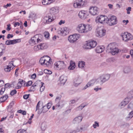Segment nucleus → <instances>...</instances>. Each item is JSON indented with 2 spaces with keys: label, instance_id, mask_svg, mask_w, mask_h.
Returning a JSON list of instances; mask_svg holds the SVG:
<instances>
[{
  "label": "nucleus",
  "instance_id": "nucleus-1",
  "mask_svg": "<svg viewBox=\"0 0 133 133\" xmlns=\"http://www.w3.org/2000/svg\"><path fill=\"white\" fill-rule=\"evenodd\" d=\"M92 29V26L90 25L82 23L78 25L76 28L77 31L81 34L86 33L91 31Z\"/></svg>",
  "mask_w": 133,
  "mask_h": 133
},
{
  "label": "nucleus",
  "instance_id": "nucleus-2",
  "mask_svg": "<svg viewBox=\"0 0 133 133\" xmlns=\"http://www.w3.org/2000/svg\"><path fill=\"white\" fill-rule=\"evenodd\" d=\"M107 51L110 53L112 55H115L119 52V50L116 48L114 43H110L108 45L107 48Z\"/></svg>",
  "mask_w": 133,
  "mask_h": 133
},
{
  "label": "nucleus",
  "instance_id": "nucleus-3",
  "mask_svg": "<svg viewBox=\"0 0 133 133\" xmlns=\"http://www.w3.org/2000/svg\"><path fill=\"white\" fill-rule=\"evenodd\" d=\"M110 76V74L102 75L96 79V83L102 85L103 83L108 81Z\"/></svg>",
  "mask_w": 133,
  "mask_h": 133
},
{
  "label": "nucleus",
  "instance_id": "nucleus-4",
  "mask_svg": "<svg viewBox=\"0 0 133 133\" xmlns=\"http://www.w3.org/2000/svg\"><path fill=\"white\" fill-rule=\"evenodd\" d=\"M54 68L58 70H62L66 67V65L63 61H59L56 62L54 64Z\"/></svg>",
  "mask_w": 133,
  "mask_h": 133
},
{
  "label": "nucleus",
  "instance_id": "nucleus-5",
  "mask_svg": "<svg viewBox=\"0 0 133 133\" xmlns=\"http://www.w3.org/2000/svg\"><path fill=\"white\" fill-rule=\"evenodd\" d=\"M106 22L109 26H111L116 24L117 23V21L116 17L113 16L110 18L108 17Z\"/></svg>",
  "mask_w": 133,
  "mask_h": 133
},
{
  "label": "nucleus",
  "instance_id": "nucleus-6",
  "mask_svg": "<svg viewBox=\"0 0 133 133\" xmlns=\"http://www.w3.org/2000/svg\"><path fill=\"white\" fill-rule=\"evenodd\" d=\"M120 36L122 37L123 40L125 42H127L132 39V35L127 32L122 33Z\"/></svg>",
  "mask_w": 133,
  "mask_h": 133
},
{
  "label": "nucleus",
  "instance_id": "nucleus-7",
  "mask_svg": "<svg viewBox=\"0 0 133 133\" xmlns=\"http://www.w3.org/2000/svg\"><path fill=\"white\" fill-rule=\"evenodd\" d=\"M97 45L96 41L91 40L88 41L85 45L86 49H90L95 47Z\"/></svg>",
  "mask_w": 133,
  "mask_h": 133
},
{
  "label": "nucleus",
  "instance_id": "nucleus-8",
  "mask_svg": "<svg viewBox=\"0 0 133 133\" xmlns=\"http://www.w3.org/2000/svg\"><path fill=\"white\" fill-rule=\"evenodd\" d=\"M41 39L38 38V35H36L32 37L29 41V43L33 45L36 43L40 42Z\"/></svg>",
  "mask_w": 133,
  "mask_h": 133
},
{
  "label": "nucleus",
  "instance_id": "nucleus-9",
  "mask_svg": "<svg viewBox=\"0 0 133 133\" xmlns=\"http://www.w3.org/2000/svg\"><path fill=\"white\" fill-rule=\"evenodd\" d=\"M84 0H76L73 4L75 8H80L83 7L85 4Z\"/></svg>",
  "mask_w": 133,
  "mask_h": 133
},
{
  "label": "nucleus",
  "instance_id": "nucleus-10",
  "mask_svg": "<svg viewBox=\"0 0 133 133\" xmlns=\"http://www.w3.org/2000/svg\"><path fill=\"white\" fill-rule=\"evenodd\" d=\"M80 36V35L79 34H75L70 36L68 37V40L70 43H72L77 40Z\"/></svg>",
  "mask_w": 133,
  "mask_h": 133
},
{
  "label": "nucleus",
  "instance_id": "nucleus-11",
  "mask_svg": "<svg viewBox=\"0 0 133 133\" xmlns=\"http://www.w3.org/2000/svg\"><path fill=\"white\" fill-rule=\"evenodd\" d=\"M107 17L105 16L100 15L97 16L96 19L95 21L96 23L99 22L101 24L104 23L105 21H107Z\"/></svg>",
  "mask_w": 133,
  "mask_h": 133
},
{
  "label": "nucleus",
  "instance_id": "nucleus-12",
  "mask_svg": "<svg viewBox=\"0 0 133 133\" xmlns=\"http://www.w3.org/2000/svg\"><path fill=\"white\" fill-rule=\"evenodd\" d=\"M105 32L106 30L103 28H98L96 29V35L97 37H101L105 35Z\"/></svg>",
  "mask_w": 133,
  "mask_h": 133
},
{
  "label": "nucleus",
  "instance_id": "nucleus-13",
  "mask_svg": "<svg viewBox=\"0 0 133 133\" xmlns=\"http://www.w3.org/2000/svg\"><path fill=\"white\" fill-rule=\"evenodd\" d=\"M99 9L96 6L90 7L89 9L90 13L93 15H97L98 13Z\"/></svg>",
  "mask_w": 133,
  "mask_h": 133
},
{
  "label": "nucleus",
  "instance_id": "nucleus-14",
  "mask_svg": "<svg viewBox=\"0 0 133 133\" xmlns=\"http://www.w3.org/2000/svg\"><path fill=\"white\" fill-rule=\"evenodd\" d=\"M54 19L52 17L49 15H47L44 17V22L46 24H49L50 23L53 21Z\"/></svg>",
  "mask_w": 133,
  "mask_h": 133
},
{
  "label": "nucleus",
  "instance_id": "nucleus-15",
  "mask_svg": "<svg viewBox=\"0 0 133 133\" xmlns=\"http://www.w3.org/2000/svg\"><path fill=\"white\" fill-rule=\"evenodd\" d=\"M14 66L13 65V62L11 61L9 63L8 65L5 67L4 70L6 72H9L13 68Z\"/></svg>",
  "mask_w": 133,
  "mask_h": 133
},
{
  "label": "nucleus",
  "instance_id": "nucleus-16",
  "mask_svg": "<svg viewBox=\"0 0 133 133\" xmlns=\"http://www.w3.org/2000/svg\"><path fill=\"white\" fill-rule=\"evenodd\" d=\"M96 79H92L82 89L83 90H85L87 88L93 85L96 82Z\"/></svg>",
  "mask_w": 133,
  "mask_h": 133
},
{
  "label": "nucleus",
  "instance_id": "nucleus-17",
  "mask_svg": "<svg viewBox=\"0 0 133 133\" xmlns=\"http://www.w3.org/2000/svg\"><path fill=\"white\" fill-rule=\"evenodd\" d=\"M78 15L80 18L85 19L88 16V13L86 11L82 10L79 12Z\"/></svg>",
  "mask_w": 133,
  "mask_h": 133
},
{
  "label": "nucleus",
  "instance_id": "nucleus-18",
  "mask_svg": "<svg viewBox=\"0 0 133 133\" xmlns=\"http://www.w3.org/2000/svg\"><path fill=\"white\" fill-rule=\"evenodd\" d=\"M45 65L46 66H50L52 62V59L49 56H46L44 57Z\"/></svg>",
  "mask_w": 133,
  "mask_h": 133
},
{
  "label": "nucleus",
  "instance_id": "nucleus-19",
  "mask_svg": "<svg viewBox=\"0 0 133 133\" xmlns=\"http://www.w3.org/2000/svg\"><path fill=\"white\" fill-rule=\"evenodd\" d=\"M82 81V79L80 78L75 79L74 81V85L75 87H77Z\"/></svg>",
  "mask_w": 133,
  "mask_h": 133
},
{
  "label": "nucleus",
  "instance_id": "nucleus-20",
  "mask_svg": "<svg viewBox=\"0 0 133 133\" xmlns=\"http://www.w3.org/2000/svg\"><path fill=\"white\" fill-rule=\"evenodd\" d=\"M83 117L82 116H79L75 118L73 121V123L74 124H78L80 122Z\"/></svg>",
  "mask_w": 133,
  "mask_h": 133
},
{
  "label": "nucleus",
  "instance_id": "nucleus-21",
  "mask_svg": "<svg viewBox=\"0 0 133 133\" xmlns=\"http://www.w3.org/2000/svg\"><path fill=\"white\" fill-rule=\"evenodd\" d=\"M5 46L2 43L0 44V57L5 52Z\"/></svg>",
  "mask_w": 133,
  "mask_h": 133
},
{
  "label": "nucleus",
  "instance_id": "nucleus-22",
  "mask_svg": "<svg viewBox=\"0 0 133 133\" xmlns=\"http://www.w3.org/2000/svg\"><path fill=\"white\" fill-rule=\"evenodd\" d=\"M55 0H43L42 3L43 5H47L53 3Z\"/></svg>",
  "mask_w": 133,
  "mask_h": 133
},
{
  "label": "nucleus",
  "instance_id": "nucleus-23",
  "mask_svg": "<svg viewBox=\"0 0 133 133\" xmlns=\"http://www.w3.org/2000/svg\"><path fill=\"white\" fill-rule=\"evenodd\" d=\"M67 78L64 75L61 76L59 79V81L61 84H64L67 80Z\"/></svg>",
  "mask_w": 133,
  "mask_h": 133
},
{
  "label": "nucleus",
  "instance_id": "nucleus-24",
  "mask_svg": "<svg viewBox=\"0 0 133 133\" xmlns=\"http://www.w3.org/2000/svg\"><path fill=\"white\" fill-rule=\"evenodd\" d=\"M75 62L71 61L70 62V66L68 67V69L70 70H72L75 68Z\"/></svg>",
  "mask_w": 133,
  "mask_h": 133
},
{
  "label": "nucleus",
  "instance_id": "nucleus-25",
  "mask_svg": "<svg viewBox=\"0 0 133 133\" xmlns=\"http://www.w3.org/2000/svg\"><path fill=\"white\" fill-rule=\"evenodd\" d=\"M25 81L21 79H19V82L17 83L18 88L17 89L20 88L22 85H24L25 84Z\"/></svg>",
  "mask_w": 133,
  "mask_h": 133
},
{
  "label": "nucleus",
  "instance_id": "nucleus-26",
  "mask_svg": "<svg viewBox=\"0 0 133 133\" xmlns=\"http://www.w3.org/2000/svg\"><path fill=\"white\" fill-rule=\"evenodd\" d=\"M127 96L129 99L133 98V89L130 90L127 93Z\"/></svg>",
  "mask_w": 133,
  "mask_h": 133
},
{
  "label": "nucleus",
  "instance_id": "nucleus-27",
  "mask_svg": "<svg viewBox=\"0 0 133 133\" xmlns=\"http://www.w3.org/2000/svg\"><path fill=\"white\" fill-rule=\"evenodd\" d=\"M104 49L100 46H98L97 47L96 51L97 53H100L103 51Z\"/></svg>",
  "mask_w": 133,
  "mask_h": 133
},
{
  "label": "nucleus",
  "instance_id": "nucleus-28",
  "mask_svg": "<svg viewBox=\"0 0 133 133\" xmlns=\"http://www.w3.org/2000/svg\"><path fill=\"white\" fill-rule=\"evenodd\" d=\"M40 50H42L46 49L47 46L46 44L44 43H40L39 44Z\"/></svg>",
  "mask_w": 133,
  "mask_h": 133
},
{
  "label": "nucleus",
  "instance_id": "nucleus-29",
  "mask_svg": "<svg viewBox=\"0 0 133 133\" xmlns=\"http://www.w3.org/2000/svg\"><path fill=\"white\" fill-rule=\"evenodd\" d=\"M85 65V63L83 61L79 62L78 64V66L79 68H83Z\"/></svg>",
  "mask_w": 133,
  "mask_h": 133
},
{
  "label": "nucleus",
  "instance_id": "nucleus-30",
  "mask_svg": "<svg viewBox=\"0 0 133 133\" xmlns=\"http://www.w3.org/2000/svg\"><path fill=\"white\" fill-rule=\"evenodd\" d=\"M47 125L46 123L45 122L42 123L41 125V128L42 130L44 131L46 128Z\"/></svg>",
  "mask_w": 133,
  "mask_h": 133
},
{
  "label": "nucleus",
  "instance_id": "nucleus-31",
  "mask_svg": "<svg viewBox=\"0 0 133 133\" xmlns=\"http://www.w3.org/2000/svg\"><path fill=\"white\" fill-rule=\"evenodd\" d=\"M8 97L7 95H5L0 98V102H3L5 101Z\"/></svg>",
  "mask_w": 133,
  "mask_h": 133
},
{
  "label": "nucleus",
  "instance_id": "nucleus-32",
  "mask_svg": "<svg viewBox=\"0 0 133 133\" xmlns=\"http://www.w3.org/2000/svg\"><path fill=\"white\" fill-rule=\"evenodd\" d=\"M46 108V106H43L42 108V110H40L39 109V110L38 111V113L39 114H40L42 112H43V113H45L46 112L48 111V109L47 110H44V109Z\"/></svg>",
  "mask_w": 133,
  "mask_h": 133
},
{
  "label": "nucleus",
  "instance_id": "nucleus-33",
  "mask_svg": "<svg viewBox=\"0 0 133 133\" xmlns=\"http://www.w3.org/2000/svg\"><path fill=\"white\" fill-rule=\"evenodd\" d=\"M44 59V56H43L40 59L39 61V63L42 65L44 64L45 65V61Z\"/></svg>",
  "mask_w": 133,
  "mask_h": 133
},
{
  "label": "nucleus",
  "instance_id": "nucleus-34",
  "mask_svg": "<svg viewBox=\"0 0 133 133\" xmlns=\"http://www.w3.org/2000/svg\"><path fill=\"white\" fill-rule=\"evenodd\" d=\"M39 82V83L40 84H41V85L40 91L41 92H43L44 90L45 89V87L43 86L44 83L42 82Z\"/></svg>",
  "mask_w": 133,
  "mask_h": 133
},
{
  "label": "nucleus",
  "instance_id": "nucleus-35",
  "mask_svg": "<svg viewBox=\"0 0 133 133\" xmlns=\"http://www.w3.org/2000/svg\"><path fill=\"white\" fill-rule=\"evenodd\" d=\"M123 71L124 73H128L130 71V69L129 68L126 67L124 68Z\"/></svg>",
  "mask_w": 133,
  "mask_h": 133
},
{
  "label": "nucleus",
  "instance_id": "nucleus-36",
  "mask_svg": "<svg viewBox=\"0 0 133 133\" xmlns=\"http://www.w3.org/2000/svg\"><path fill=\"white\" fill-rule=\"evenodd\" d=\"M39 82L36 81L32 85V86L31 87V89H34V88L36 86H38L39 84H40Z\"/></svg>",
  "mask_w": 133,
  "mask_h": 133
},
{
  "label": "nucleus",
  "instance_id": "nucleus-37",
  "mask_svg": "<svg viewBox=\"0 0 133 133\" xmlns=\"http://www.w3.org/2000/svg\"><path fill=\"white\" fill-rule=\"evenodd\" d=\"M85 106V105H83V104H81L80 106L76 108V111H80Z\"/></svg>",
  "mask_w": 133,
  "mask_h": 133
},
{
  "label": "nucleus",
  "instance_id": "nucleus-38",
  "mask_svg": "<svg viewBox=\"0 0 133 133\" xmlns=\"http://www.w3.org/2000/svg\"><path fill=\"white\" fill-rule=\"evenodd\" d=\"M85 125L83 124L82 125V127H80V129H77L76 130H75L76 131V132H82V131L81 130H82L84 128V126H85Z\"/></svg>",
  "mask_w": 133,
  "mask_h": 133
},
{
  "label": "nucleus",
  "instance_id": "nucleus-39",
  "mask_svg": "<svg viewBox=\"0 0 133 133\" xmlns=\"http://www.w3.org/2000/svg\"><path fill=\"white\" fill-rule=\"evenodd\" d=\"M128 108V109H133V102H131L129 104Z\"/></svg>",
  "mask_w": 133,
  "mask_h": 133
},
{
  "label": "nucleus",
  "instance_id": "nucleus-40",
  "mask_svg": "<svg viewBox=\"0 0 133 133\" xmlns=\"http://www.w3.org/2000/svg\"><path fill=\"white\" fill-rule=\"evenodd\" d=\"M133 117V110L130 112L128 115V116L127 117V119L128 118H131Z\"/></svg>",
  "mask_w": 133,
  "mask_h": 133
},
{
  "label": "nucleus",
  "instance_id": "nucleus-41",
  "mask_svg": "<svg viewBox=\"0 0 133 133\" xmlns=\"http://www.w3.org/2000/svg\"><path fill=\"white\" fill-rule=\"evenodd\" d=\"M34 50L35 51H37L40 50L39 44L37 46H35L34 47Z\"/></svg>",
  "mask_w": 133,
  "mask_h": 133
},
{
  "label": "nucleus",
  "instance_id": "nucleus-42",
  "mask_svg": "<svg viewBox=\"0 0 133 133\" xmlns=\"http://www.w3.org/2000/svg\"><path fill=\"white\" fill-rule=\"evenodd\" d=\"M127 104L123 102H122L119 105V107L121 108H123Z\"/></svg>",
  "mask_w": 133,
  "mask_h": 133
},
{
  "label": "nucleus",
  "instance_id": "nucleus-43",
  "mask_svg": "<svg viewBox=\"0 0 133 133\" xmlns=\"http://www.w3.org/2000/svg\"><path fill=\"white\" fill-rule=\"evenodd\" d=\"M13 44H15L17 43L20 42L21 41L20 39H17L12 40Z\"/></svg>",
  "mask_w": 133,
  "mask_h": 133
},
{
  "label": "nucleus",
  "instance_id": "nucleus-44",
  "mask_svg": "<svg viewBox=\"0 0 133 133\" xmlns=\"http://www.w3.org/2000/svg\"><path fill=\"white\" fill-rule=\"evenodd\" d=\"M17 133H26V130L20 129L17 131Z\"/></svg>",
  "mask_w": 133,
  "mask_h": 133
},
{
  "label": "nucleus",
  "instance_id": "nucleus-45",
  "mask_svg": "<svg viewBox=\"0 0 133 133\" xmlns=\"http://www.w3.org/2000/svg\"><path fill=\"white\" fill-rule=\"evenodd\" d=\"M44 73L49 74H51L52 72L48 70L45 69L44 70Z\"/></svg>",
  "mask_w": 133,
  "mask_h": 133
},
{
  "label": "nucleus",
  "instance_id": "nucleus-46",
  "mask_svg": "<svg viewBox=\"0 0 133 133\" xmlns=\"http://www.w3.org/2000/svg\"><path fill=\"white\" fill-rule=\"evenodd\" d=\"M44 36L46 38H48L49 36V34L48 32L45 31L44 33Z\"/></svg>",
  "mask_w": 133,
  "mask_h": 133
},
{
  "label": "nucleus",
  "instance_id": "nucleus-47",
  "mask_svg": "<svg viewBox=\"0 0 133 133\" xmlns=\"http://www.w3.org/2000/svg\"><path fill=\"white\" fill-rule=\"evenodd\" d=\"M129 99L128 98V97L127 96V98H126L124 100V101H123L124 103H125L126 104H127L129 102V101L130 99Z\"/></svg>",
  "mask_w": 133,
  "mask_h": 133
},
{
  "label": "nucleus",
  "instance_id": "nucleus-48",
  "mask_svg": "<svg viewBox=\"0 0 133 133\" xmlns=\"http://www.w3.org/2000/svg\"><path fill=\"white\" fill-rule=\"evenodd\" d=\"M95 124H94L93 125V127L95 128H96V127H99V123L97 122L96 121H95Z\"/></svg>",
  "mask_w": 133,
  "mask_h": 133
},
{
  "label": "nucleus",
  "instance_id": "nucleus-49",
  "mask_svg": "<svg viewBox=\"0 0 133 133\" xmlns=\"http://www.w3.org/2000/svg\"><path fill=\"white\" fill-rule=\"evenodd\" d=\"M5 90V88H2L0 90V95L3 94Z\"/></svg>",
  "mask_w": 133,
  "mask_h": 133
},
{
  "label": "nucleus",
  "instance_id": "nucleus-50",
  "mask_svg": "<svg viewBox=\"0 0 133 133\" xmlns=\"http://www.w3.org/2000/svg\"><path fill=\"white\" fill-rule=\"evenodd\" d=\"M17 93V91L15 90H13L11 91L10 92V94L11 95H13Z\"/></svg>",
  "mask_w": 133,
  "mask_h": 133
},
{
  "label": "nucleus",
  "instance_id": "nucleus-51",
  "mask_svg": "<svg viewBox=\"0 0 133 133\" xmlns=\"http://www.w3.org/2000/svg\"><path fill=\"white\" fill-rule=\"evenodd\" d=\"M76 131L75 130H68L67 131L66 133H76Z\"/></svg>",
  "mask_w": 133,
  "mask_h": 133
},
{
  "label": "nucleus",
  "instance_id": "nucleus-52",
  "mask_svg": "<svg viewBox=\"0 0 133 133\" xmlns=\"http://www.w3.org/2000/svg\"><path fill=\"white\" fill-rule=\"evenodd\" d=\"M30 95L29 94L28 95H23V97L24 99H26L29 97Z\"/></svg>",
  "mask_w": 133,
  "mask_h": 133
},
{
  "label": "nucleus",
  "instance_id": "nucleus-53",
  "mask_svg": "<svg viewBox=\"0 0 133 133\" xmlns=\"http://www.w3.org/2000/svg\"><path fill=\"white\" fill-rule=\"evenodd\" d=\"M51 105V104L50 103H48L47 104V109H46L45 110H47L48 109V110L49 109Z\"/></svg>",
  "mask_w": 133,
  "mask_h": 133
},
{
  "label": "nucleus",
  "instance_id": "nucleus-54",
  "mask_svg": "<svg viewBox=\"0 0 133 133\" xmlns=\"http://www.w3.org/2000/svg\"><path fill=\"white\" fill-rule=\"evenodd\" d=\"M32 82L31 81H30L28 82L26 84V86H28L31 85L32 84Z\"/></svg>",
  "mask_w": 133,
  "mask_h": 133
},
{
  "label": "nucleus",
  "instance_id": "nucleus-55",
  "mask_svg": "<svg viewBox=\"0 0 133 133\" xmlns=\"http://www.w3.org/2000/svg\"><path fill=\"white\" fill-rule=\"evenodd\" d=\"M40 102V101H39L37 103V104L36 105V111L38 110H39V103Z\"/></svg>",
  "mask_w": 133,
  "mask_h": 133
},
{
  "label": "nucleus",
  "instance_id": "nucleus-56",
  "mask_svg": "<svg viewBox=\"0 0 133 133\" xmlns=\"http://www.w3.org/2000/svg\"><path fill=\"white\" fill-rule=\"evenodd\" d=\"M13 37V35L12 34H8L7 37V38L8 39H9L10 38H12Z\"/></svg>",
  "mask_w": 133,
  "mask_h": 133
},
{
  "label": "nucleus",
  "instance_id": "nucleus-57",
  "mask_svg": "<svg viewBox=\"0 0 133 133\" xmlns=\"http://www.w3.org/2000/svg\"><path fill=\"white\" fill-rule=\"evenodd\" d=\"M7 27L6 28V30L8 31H9L11 29V28L10 27L11 25L10 24H8L7 25Z\"/></svg>",
  "mask_w": 133,
  "mask_h": 133
},
{
  "label": "nucleus",
  "instance_id": "nucleus-58",
  "mask_svg": "<svg viewBox=\"0 0 133 133\" xmlns=\"http://www.w3.org/2000/svg\"><path fill=\"white\" fill-rule=\"evenodd\" d=\"M52 11V13H54L57 10L54 8H51L50 9Z\"/></svg>",
  "mask_w": 133,
  "mask_h": 133
},
{
  "label": "nucleus",
  "instance_id": "nucleus-59",
  "mask_svg": "<svg viewBox=\"0 0 133 133\" xmlns=\"http://www.w3.org/2000/svg\"><path fill=\"white\" fill-rule=\"evenodd\" d=\"M4 84V81L2 80H0V87H1L3 86Z\"/></svg>",
  "mask_w": 133,
  "mask_h": 133
},
{
  "label": "nucleus",
  "instance_id": "nucleus-60",
  "mask_svg": "<svg viewBox=\"0 0 133 133\" xmlns=\"http://www.w3.org/2000/svg\"><path fill=\"white\" fill-rule=\"evenodd\" d=\"M102 88H98V87L95 88L94 90L96 92L98 91L99 90H101Z\"/></svg>",
  "mask_w": 133,
  "mask_h": 133
},
{
  "label": "nucleus",
  "instance_id": "nucleus-61",
  "mask_svg": "<svg viewBox=\"0 0 133 133\" xmlns=\"http://www.w3.org/2000/svg\"><path fill=\"white\" fill-rule=\"evenodd\" d=\"M5 44L7 45H9L10 44V40H7L5 41Z\"/></svg>",
  "mask_w": 133,
  "mask_h": 133
},
{
  "label": "nucleus",
  "instance_id": "nucleus-62",
  "mask_svg": "<svg viewBox=\"0 0 133 133\" xmlns=\"http://www.w3.org/2000/svg\"><path fill=\"white\" fill-rule=\"evenodd\" d=\"M20 25V23L18 22H16L14 24V27H16L17 25L18 26H19Z\"/></svg>",
  "mask_w": 133,
  "mask_h": 133
},
{
  "label": "nucleus",
  "instance_id": "nucleus-63",
  "mask_svg": "<svg viewBox=\"0 0 133 133\" xmlns=\"http://www.w3.org/2000/svg\"><path fill=\"white\" fill-rule=\"evenodd\" d=\"M65 22L64 21H63V20H61L59 22L58 24L59 25H61L62 24H64L65 23Z\"/></svg>",
  "mask_w": 133,
  "mask_h": 133
},
{
  "label": "nucleus",
  "instance_id": "nucleus-64",
  "mask_svg": "<svg viewBox=\"0 0 133 133\" xmlns=\"http://www.w3.org/2000/svg\"><path fill=\"white\" fill-rule=\"evenodd\" d=\"M76 101L74 100H71L70 102V104H74L76 102Z\"/></svg>",
  "mask_w": 133,
  "mask_h": 133
}]
</instances>
